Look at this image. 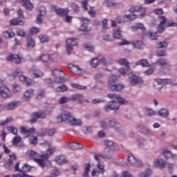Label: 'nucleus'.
<instances>
[{
  "instance_id": "7c9ffc66",
  "label": "nucleus",
  "mask_w": 177,
  "mask_h": 177,
  "mask_svg": "<svg viewBox=\"0 0 177 177\" xmlns=\"http://www.w3.org/2000/svg\"><path fill=\"white\" fill-rule=\"evenodd\" d=\"M116 81H117V76H115L114 75H111L109 77L108 85H109V87L110 88V89H111V88H115V87H114V86L117 84V83H115Z\"/></svg>"
},
{
  "instance_id": "f03ea898",
  "label": "nucleus",
  "mask_w": 177,
  "mask_h": 177,
  "mask_svg": "<svg viewBox=\"0 0 177 177\" xmlns=\"http://www.w3.org/2000/svg\"><path fill=\"white\" fill-rule=\"evenodd\" d=\"M48 145V149L47 150V152L46 154L41 155V158L43 159H35V162H37L39 164V167L41 168H44V167H46V162H49V156H52L55 151H56V148L49 142H46Z\"/></svg>"
},
{
  "instance_id": "c9c22d12",
  "label": "nucleus",
  "mask_w": 177,
  "mask_h": 177,
  "mask_svg": "<svg viewBox=\"0 0 177 177\" xmlns=\"http://www.w3.org/2000/svg\"><path fill=\"white\" fill-rule=\"evenodd\" d=\"M131 45H133L134 48H137V49H143L145 46L143 41L139 40L132 41Z\"/></svg>"
},
{
  "instance_id": "6ab92c4d",
  "label": "nucleus",
  "mask_w": 177,
  "mask_h": 177,
  "mask_svg": "<svg viewBox=\"0 0 177 177\" xmlns=\"http://www.w3.org/2000/svg\"><path fill=\"white\" fill-rule=\"evenodd\" d=\"M18 106H20V102L12 101L6 104L5 109L7 110V111H9L10 110H15V109H16V107H17Z\"/></svg>"
},
{
  "instance_id": "58836bf2",
  "label": "nucleus",
  "mask_w": 177,
  "mask_h": 177,
  "mask_svg": "<svg viewBox=\"0 0 177 177\" xmlns=\"http://www.w3.org/2000/svg\"><path fill=\"white\" fill-rule=\"evenodd\" d=\"M151 175H153V171L150 169H148L145 171L140 172L139 174L140 177H150Z\"/></svg>"
},
{
  "instance_id": "bf43d9fd",
  "label": "nucleus",
  "mask_w": 177,
  "mask_h": 177,
  "mask_svg": "<svg viewBox=\"0 0 177 177\" xmlns=\"http://www.w3.org/2000/svg\"><path fill=\"white\" fill-rule=\"evenodd\" d=\"M80 31H83L84 32H89L91 31V28L87 26L85 24H82L80 28H79Z\"/></svg>"
},
{
  "instance_id": "680f3d73",
  "label": "nucleus",
  "mask_w": 177,
  "mask_h": 177,
  "mask_svg": "<svg viewBox=\"0 0 177 177\" xmlns=\"http://www.w3.org/2000/svg\"><path fill=\"white\" fill-rule=\"evenodd\" d=\"M137 144L139 147H143L144 146H146V140L143 138H138L137 140Z\"/></svg>"
},
{
  "instance_id": "774afa93",
  "label": "nucleus",
  "mask_w": 177,
  "mask_h": 177,
  "mask_svg": "<svg viewBox=\"0 0 177 177\" xmlns=\"http://www.w3.org/2000/svg\"><path fill=\"white\" fill-rule=\"evenodd\" d=\"M84 133H92L93 129L91 127H84L82 129Z\"/></svg>"
},
{
  "instance_id": "0eeeda50",
  "label": "nucleus",
  "mask_w": 177,
  "mask_h": 177,
  "mask_svg": "<svg viewBox=\"0 0 177 177\" xmlns=\"http://www.w3.org/2000/svg\"><path fill=\"white\" fill-rule=\"evenodd\" d=\"M53 75L55 78V84H64V73L60 69L55 68L52 71Z\"/></svg>"
},
{
  "instance_id": "c85d7f7f",
  "label": "nucleus",
  "mask_w": 177,
  "mask_h": 177,
  "mask_svg": "<svg viewBox=\"0 0 177 177\" xmlns=\"http://www.w3.org/2000/svg\"><path fill=\"white\" fill-rule=\"evenodd\" d=\"M16 155H10V160L8 163L5 165L6 168L7 169H12V167H13V161H16Z\"/></svg>"
},
{
  "instance_id": "5fc2aeb1",
  "label": "nucleus",
  "mask_w": 177,
  "mask_h": 177,
  "mask_svg": "<svg viewBox=\"0 0 177 177\" xmlns=\"http://www.w3.org/2000/svg\"><path fill=\"white\" fill-rule=\"evenodd\" d=\"M123 19H127V20H130L131 21H132V20H135V19H138V15L135 14H130L129 15H126L123 17Z\"/></svg>"
},
{
  "instance_id": "4468645a",
  "label": "nucleus",
  "mask_w": 177,
  "mask_h": 177,
  "mask_svg": "<svg viewBox=\"0 0 177 177\" xmlns=\"http://www.w3.org/2000/svg\"><path fill=\"white\" fill-rule=\"evenodd\" d=\"M128 161L133 167H143V162L140 160H137L133 156H129Z\"/></svg>"
},
{
  "instance_id": "0e129e2a",
  "label": "nucleus",
  "mask_w": 177,
  "mask_h": 177,
  "mask_svg": "<svg viewBox=\"0 0 177 177\" xmlns=\"http://www.w3.org/2000/svg\"><path fill=\"white\" fill-rule=\"evenodd\" d=\"M39 38L42 44L48 42L49 41V37H48V36H46V35H40L39 36Z\"/></svg>"
},
{
  "instance_id": "052dcab7",
  "label": "nucleus",
  "mask_w": 177,
  "mask_h": 177,
  "mask_svg": "<svg viewBox=\"0 0 177 177\" xmlns=\"http://www.w3.org/2000/svg\"><path fill=\"white\" fill-rule=\"evenodd\" d=\"M68 88L66 85H61L56 88L55 91L57 92H66Z\"/></svg>"
},
{
  "instance_id": "13d9d810",
  "label": "nucleus",
  "mask_w": 177,
  "mask_h": 177,
  "mask_svg": "<svg viewBox=\"0 0 177 177\" xmlns=\"http://www.w3.org/2000/svg\"><path fill=\"white\" fill-rule=\"evenodd\" d=\"M117 107H115L114 106H111L110 102L108 105H105L103 108V109L106 111V113H109V111H111V110H115Z\"/></svg>"
},
{
  "instance_id": "7ed1b4c3",
  "label": "nucleus",
  "mask_w": 177,
  "mask_h": 177,
  "mask_svg": "<svg viewBox=\"0 0 177 177\" xmlns=\"http://www.w3.org/2000/svg\"><path fill=\"white\" fill-rule=\"evenodd\" d=\"M107 97L109 99H115L117 102L112 100L109 102L111 106H113V107H116V109L113 110H118L120 109V104H128V101L121 97L120 95L118 94H108Z\"/></svg>"
},
{
  "instance_id": "9d476101",
  "label": "nucleus",
  "mask_w": 177,
  "mask_h": 177,
  "mask_svg": "<svg viewBox=\"0 0 177 177\" xmlns=\"http://www.w3.org/2000/svg\"><path fill=\"white\" fill-rule=\"evenodd\" d=\"M104 145L106 146V149H104L105 156H113V153L115 150V144L114 142L105 140Z\"/></svg>"
},
{
  "instance_id": "4c0bfd02",
  "label": "nucleus",
  "mask_w": 177,
  "mask_h": 177,
  "mask_svg": "<svg viewBox=\"0 0 177 177\" xmlns=\"http://www.w3.org/2000/svg\"><path fill=\"white\" fill-rule=\"evenodd\" d=\"M158 115L163 118L168 117L169 115V112L167 111V109H161L158 111Z\"/></svg>"
},
{
  "instance_id": "c03bdc74",
  "label": "nucleus",
  "mask_w": 177,
  "mask_h": 177,
  "mask_svg": "<svg viewBox=\"0 0 177 177\" xmlns=\"http://www.w3.org/2000/svg\"><path fill=\"white\" fill-rule=\"evenodd\" d=\"M142 30V31H145L146 30V28L145 26L142 24H137L136 26H133L131 27V30L135 31L136 30Z\"/></svg>"
},
{
  "instance_id": "ddd939ff",
  "label": "nucleus",
  "mask_w": 177,
  "mask_h": 177,
  "mask_svg": "<svg viewBox=\"0 0 177 177\" xmlns=\"http://www.w3.org/2000/svg\"><path fill=\"white\" fill-rule=\"evenodd\" d=\"M128 77L129 82L132 85H139L143 82L142 78H140L139 77L136 76L135 73H129Z\"/></svg>"
},
{
  "instance_id": "f3484780",
  "label": "nucleus",
  "mask_w": 177,
  "mask_h": 177,
  "mask_svg": "<svg viewBox=\"0 0 177 177\" xmlns=\"http://www.w3.org/2000/svg\"><path fill=\"white\" fill-rule=\"evenodd\" d=\"M7 60L8 62H12L16 64H20L21 63V57L19 55H10L7 57Z\"/></svg>"
},
{
  "instance_id": "aec40b11",
  "label": "nucleus",
  "mask_w": 177,
  "mask_h": 177,
  "mask_svg": "<svg viewBox=\"0 0 177 177\" xmlns=\"http://www.w3.org/2000/svg\"><path fill=\"white\" fill-rule=\"evenodd\" d=\"M27 154L30 158H34L35 160H43L42 155L37 153L35 151L29 150L27 151Z\"/></svg>"
},
{
  "instance_id": "cd10ccee",
  "label": "nucleus",
  "mask_w": 177,
  "mask_h": 177,
  "mask_svg": "<svg viewBox=\"0 0 177 177\" xmlns=\"http://www.w3.org/2000/svg\"><path fill=\"white\" fill-rule=\"evenodd\" d=\"M20 142H21V136H15L12 140V143L13 146H16V147H23L24 145L23 143L20 144Z\"/></svg>"
},
{
  "instance_id": "bb28decb",
  "label": "nucleus",
  "mask_w": 177,
  "mask_h": 177,
  "mask_svg": "<svg viewBox=\"0 0 177 177\" xmlns=\"http://www.w3.org/2000/svg\"><path fill=\"white\" fill-rule=\"evenodd\" d=\"M71 100H77L79 103L86 102L85 97L82 94H75L71 97Z\"/></svg>"
},
{
  "instance_id": "8fccbe9b",
  "label": "nucleus",
  "mask_w": 177,
  "mask_h": 177,
  "mask_svg": "<svg viewBox=\"0 0 177 177\" xmlns=\"http://www.w3.org/2000/svg\"><path fill=\"white\" fill-rule=\"evenodd\" d=\"M71 100V97L68 98L67 97H62L59 99L58 103L59 104H64L65 103H68Z\"/></svg>"
},
{
  "instance_id": "f257e3e1",
  "label": "nucleus",
  "mask_w": 177,
  "mask_h": 177,
  "mask_svg": "<svg viewBox=\"0 0 177 177\" xmlns=\"http://www.w3.org/2000/svg\"><path fill=\"white\" fill-rule=\"evenodd\" d=\"M57 122H66L72 127H80L82 125V121L73 116V113L68 111H64L57 118Z\"/></svg>"
},
{
  "instance_id": "6e6552de",
  "label": "nucleus",
  "mask_w": 177,
  "mask_h": 177,
  "mask_svg": "<svg viewBox=\"0 0 177 177\" xmlns=\"http://www.w3.org/2000/svg\"><path fill=\"white\" fill-rule=\"evenodd\" d=\"M18 18L12 19L10 21V24L11 26H24V15H23V10L21 9H19L17 10Z\"/></svg>"
},
{
  "instance_id": "5701e85b",
  "label": "nucleus",
  "mask_w": 177,
  "mask_h": 177,
  "mask_svg": "<svg viewBox=\"0 0 177 177\" xmlns=\"http://www.w3.org/2000/svg\"><path fill=\"white\" fill-rule=\"evenodd\" d=\"M65 147L66 149H71V150H81L82 149V145L77 142L66 144Z\"/></svg>"
},
{
  "instance_id": "9b49d317",
  "label": "nucleus",
  "mask_w": 177,
  "mask_h": 177,
  "mask_svg": "<svg viewBox=\"0 0 177 177\" xmlns=\"http://www.w3.org/2000/svg\"><path fill=\"white\" fill-rule=\"evenodd\" d=\"M68 69L73 74H76V75H82L85 74V70L78 67L77 65H74L73 64H69L68 65Z\"/></svg>"
},
{
  "instance_id": "2f4dec72",
  "label": "nucleus",
  "mask_w": 177,
  "mask_h": 177,
  "mask_svg": "<svg viewBox=\"0 0 177 177\" xmlns=\"http://www.w3.org/2000/svg\"><path fill=\"white\" fill-rule=\"evenodd\" d=\"M55 12L58 15V16L64 17L67 16L68 14V8L62 9V8H57L55 10Z\"/></svg>"
},
{
  "instance_id": "393cba45",
  "label": "nucleus",
  "mask_w": 177,
  "mask_h": 177,
  "mask_svg": "<svg viewBox=\"0 0 177 177\" xmlns=\"http://www.w3.org/2000/svg\"><path fill=\"white\" fill-rule=\"evenodd\" d=\"M55 161L57 164H59V165H63V164H67L68 162V160H67L63 155L56 156L55 158Z\"/></svg>"
},
{
  "instance_id": "e433bc0d",
  "label": "nucleus",
  "mask_w": 177,
  "mask_h": 177,
  "mask_svg": "<svg viewBox=\"0 0 177 177\" xmlns=\"http://www.w3.org/2000/svg\"><path fill=\"white\" fill-rule=\"evenodd\" d=\"M99 64H100V59L97 57H94L90 61L91 67H93V68L97 67Z\"/></svg>"
},
{
  "instance_id": "09e8293b",
  "label": "nucleus",
  "mask_w": 177,
  "mask_h": 177,
  "mask_svg": "<svg viewBox=\"0 0 177 177\" xmlns=\"http://www.w3.org/2000/svg\"><path fill=\"white\" fill-rule=\"evenodd\" d=\"M155 81L158 85H167L169 82L168 79H156Z\"/></svg>"
},
{
  "instance_id": "72a5a7b5",
  "label": "nucleus",
  "mask_w": 177,
  "mask_h": 177,
  "mask_svg": "<svg viewBox=\"0 0 177 177\" xmlns=\"http://www.w3.org/2000/svg\"><path fill=\"white\" fill-rule=\"evenodd\" d=\"M118 63L121 66H125L127 68H131V66L129 65V62H128V59L125 58H120L119 59H118Z\"/></svg>"
},
{
  "instance_id": "69168bd1",
  "label": "nucleus",
  "mask_w": 177,
  "mask_h": 177,
  "mask_svg": "<svg viewBox=\"0 0 177 177\" xmlns=\"http://www.w3.org/2000/svg\"><path fill=\"white\" fill-rule=\"evenodd\" d=\"M30 169H31V166L28 165H24L23 167L20 169V172L26 174V172H29Z\"/></svg>"
},
{
  "instance_id": "473e14b6",
  "label": "nucleus",
  "mask_w": 177,
  "mask_h": 177,
  "mask_svg": "<svg viewBox=\"0 0 177 177\" xmlns=\"http://www.w3.org/2000/svg\"><path fill=\"white\" fill-rule=\"evenodd\" d=\"M3 38H6L8 39H10L15 37V32L10 29L6 30L3 32Z\"/></svg>"
},
{
  "instance_id": "de8ad7c7",
  "label": "nucleus",
  "mask_w": 177,
  "mask_h": 177,
  "mask_svg": "<svg viewBox=\"0 0 177 177\" xmlns=\"http://www.w3.org/2000/svg\"><path fill=\"white\" fill-rule=\"evenodd\" d=\"M167 46H168V42L165 41H160L156 45L157 49H162L163 48H167Z\"/></svg>"
},
{
  "instance_id": "a19ab883",
  "label": "nucleus",
  "mask_w": 177,
  "mask_h": 177,
  "mask_svg": "<svg viewBox=\"0 0 177 177\" xmlns=\"http://www.w3.org/2000/svg\"><path fill=\"white\" fill-rule=\"evenodd\" d=\"M144 113L145 115H147V117H151L153 115H156V112L153 111V109L149 108H145Z\"/></svg>"
},
{
  "instance_id": "4be33fe9",
  "label": "nucleus",
  "mask_w": 177,
  "mask_h": 177,
  "mask_svg": "<svg viewBox=\"0 0 177 177\" xmlns=\"http://www.w3.org/2000/svg\"><path fill=\"white\" fill-rule=\"evenodd\" d=\"M19 131L21 133H26V136L28 137L34 134V133L35 132V129L32 128L28 129L26 127H21L19 128Z\"/></svg>"
},
{
  "instance_id": "79ce46f5",
  "label": "nucleus",
  "mask_w": 177,
  "mask_h": 177,
  "mask_svg": "<svg viewBox=\"0 0 177 177\" xmlns=\"http://www.w3.org/2000/svg\"><path fill=\"white\" fill-rule=\"evenodd\" d=\"M136 66H142V67H149L150 64L146 59H141L136 63Z\"/></svg>"
},
{
  "instance_id": "e2e57ef3",
  "label": "nucleus",
  "mask_w": 177,
  "mask_h": 177,
  "mask_svg": "<svg viewBox=\"0 0 177 177\" xmlns=\"http://www.w3.org/2000/svg\"><path fill=\"white\" fill-rule=\"evenodd\" d=\"M142 6H133L129 8V12L131 13L139 12Z\"/></svg>"
},
{
  "instance_id": "20e7f679",
  "label": "nucleus",
  "mask_w": 177,
  "mask_h": 177,
  "mask_svg": "<svg viewBox=\"0 0 177 177\" xmlns=\"http://www.w3.org/2000/svg\"><path fill=\"white\" fill-rule=\"evenodd\" d=\"M12 78H17L19 77V81L26 85V86H30L32 84V80L23 75V70L17 68L15 72L12 73Z\"/></svg>"
},
{
  "instance_id": "a878e982",
  "label": "nucleus",
  "mask_w": 177,
  "mask_h": 177,
  "mask_svg": "<svg viewBox=\"0 0 177 177\" xmlns=\"http://www.w3.org/2000/svg\"><path fill=\"white\" fill-rule=\"evenodd\" d=\"M118 126V122L115 120H111L108 122V128H112V129H115V131H120Z\"/></svg>"
},
{
  "instance_id": "a18cd8bd",
  "label": "nucleus",
  "mask_w": 177,
  "mask_h": 177,
  "mask_svg": "<svg viewBox=\"0 0 177 177\" xmlns=\"http://www.w3.org/2000/svg\"><path fill=\"white\" fill-rule=\"evenodd\" d=\"M35 46V41L32 38H29L27 40V47L28 49H32Z\"/></svg>"
},
{
  "instance_id": "864d4df0",
  "label": "nucleus",
  "mask_w": 177,
  "mask_h": 177,
  "mask_svg": "<svg viewBox=\"0 0 177 177\" xmlns=\"http://www.w3.org/2000/svg\"><path fill=\"white\" fill-rule=\"evenodd\" d=\"M71 87L72 88H75V89H80L81 91H85L86 89V86H81L78 84H71Z\"/></svg>"
},
{
  "instance_id": "dca6fc26",
  "label": "nucleus",
  "mask_w": 177,
  "mask_h": 177,
  "mask_svg": "<svg viewBox=\"0 0 177 177\" xmlns=\"http://www.w3.org/2000/svg\"><path fill=\"white\" fill-rule=\"evenodd\" d=\"M33 96H34V90H32V88H29L22 95V99L24 102H30V100H31V97H32Z\"/></svg>"
},
{
  "instance_id": "412c9836",
  "label": "nucleus",
  "mask_w": 177,
  "mask_h": 177,
  "mask_svg": "<svg viewBox=\"0 0 177 177\" xmlns=\"http://www.w3.org/2000/svg\"><path fill=\"white\" fill-rule=\"evenodd\" d=\"M153 165L154 167H156V168H160V169H162V168L165 167L167 163L165 162V161H164V159L157 158L154 160Z\"/></svg>"
},
{
  "instance_id": "a211bd4d",
  "label": "nucleus",
  "mask_w": 177,
  "mask_h": 177,
  "mask_svg": "<svg viewBox=\"0 0 177 177\" xmlns=\"http://www.w3.org/2000/svg\"><path fill=\"white\" fill-rule=\"evenodd\" d=\"M159 20L160 23L158 27V30L159 32H163L165 30V23H167V18L165 16H160Z\"/></svg>"
},
{
  "instance_id": "423d86ee",
  "label": "nucleus",
  "mask_w": 177,
  "mask_h": 177,
  "mask_svg": "<svg viewBox=\"0 0 177 177\" xmlns=\"http://www.w3.org/2000/svg\"><path fill=\"white\" fill-rule=\"evenodd\" d=\"M28 73L33 78H43L45 75V72L44 70L39 67L32 66L28 70Z\"/></svg>"
},
{
  "instance_id": "37998d69",
  "label": "nucleus",
  "mask_w": 177,
  "mask_h": 177,
  "mask_svg": "<svg viewBox=\"0 0 177 177\" xmlns=\"http://www.w3.org/2000/svg\"><path fill=\"white\" fill-rule=\"evenodd\" d=\"M21 91H22L21 86H20L17 84H12L13 93H19L21 92Z\"/></svg>"
},
{
  "instance_id": "b1692460",
  "label": "nucleus",
  "mask_w": 177,
  "mask_h": 177,
  "mask_svg": "<svg viewBox=\"0 0 177 177\" xmlns=\"http://www.w3.org/2000/svg\"><path fill=\"white\" fill-rule=\"evenodd\" d=\"M46 117V115L44 113H33L32 114V120H31V122H36L37 120H38V118H45Z\"/></svg>"
},
{
  "instance_id": "2eb2a0df",
  "label": "nucleus",
  "mask_w": 177,
  "mask_h": 177,
  "mask_svg": "<svg viewBox=\"0 0 177 177\" xmlns=\"http://www.w3.org/2000/svg\"><path fill=\"white\" fill-rule=\"evenodd\" d=\"M46 15V8L42 6L39 9V15L37 17L36 23L37 24H42V17Z\"/></svg>"
},
{
  "instance_id": "ea45409f",
  "label": "nucleus",
  "mask_w": 177,
  "mask_h": 177,
  "mask_svg": "<svg viewBox=\"0 0 177 177\" xmlns=\"http://www.w3.org/2000/svg\"><path fill=\"white\" fill-rule=\"evenodd\" d=\"M23 6L26 10H32L34 9V4L30 1H26L24 3Z\"/></svg>"
},
{
  "instance_id": "3c124183",
  "label": "nucleus",
  "mask_w": 177,
  "mask_h": 177,
  "mask_svg": "<svg viewBox=\"0 0 177 177\" xmlns=\"http://www.w3.org/2000/svg\"><path fill=\"white\" fill-rule=\"evenodd\" d=\"M156 64H159V66H168V62H167V60H165V59L164 58H160L156 60Z\"/></svg>"
},
{
  "instance_id": "603ef678",
  "label": "nucleus",
  "mask_w": 177,
  "mask_h": 177,
  "mask_svg": "<svg viewBox=\"0 0 177 177\" xmlns=\"http://www.w3.org/2000/svg\"><path fill=\"white\" fill-rule=\"evenodd\" d=\"M114 88H111L112 91H117L118 92L120 91H122L124 89V85L116 83L114 86Z\"/></svg>"
},
{
  "instance_id": "338daca9",
  "label": "nucleus",
  "mask_w": 177,
  "mask_h": 177,
  "mask_svg": "<svg viewBox=\"0 0 177 177\" xmlns=\"http://www.w3.org/2000/svg\"><path fill=\"white\" fill-rule=\"evenodd\" d=\"M8 131L13 135H17V129L13 126H10L7 127Z\"/></svg>"
},
{
  "instance_id": "4d7b16f0",
  "label": "nucleus",
  "mask_w": 177,
  "mask_h": 177,
  "mask_svg": "<svg viewBox=\"0 0 177 177\" xmlns=\"http://www.w3.org/2000/svg\"><path fill=\"white\" fill-rule=\"evenodd\" d=\"M113 37L116 39H121V38H122V35H121V30L120 29L115 30V32H113Z\"/></svg>"
},
{
  "instance_id": "6e6d98bb",
  "label": "nucleus",
  "mask_w": 177,
  "mask_h": 177,
  "mask_svg": "<svg viewBox=\"0 0 177 177\" xmlns=\"http://www.w3.org/2000/svg\"><path fill=\"white\" fill-rule=\"evenodd\" d=\"M129 70L130 68H121L118 70V71L122 77H125L127 75V73H128Z\"/></svg>"
},
{
  "instance_id": "49530a36",
  "label": "nucleus",
  "mask_w": 177,
  "mask_h": 177,
  "mask_svg": "<svg viewBox=\"0 0 177 177\" xmlns=\"http://www.w3.org/2000/svg\"><path fill=\"white\" fill-rule=\"evenodd\" d=\"M90 171H91V164L87 163L84 166V172L83 174V177H88V175H89Z\"/></svg>"
},
{
  "instance_id": "c756f323",
  "label": "nucleus",
  "mask_w": 177,
  "mask_h": 177,
  "mask_svg": "<svg viewBox=\"0 0 177 177\" xmlns=\"http://www.w3.org/2000/svg\"><path fill=\"white\" fill-rule=\"evenodd\" d=\"M162 154L163 156L165 157V158H169V157H171V158H176V155L173 154L172 152H171V151L168 149H163Z\"/></svg>"
},
{
  "instance_id": "1a4fd4ad",
  "label": "nucleus",
  "mask_w": 177,
  "mask_h": 177,
  "mask_svg": "<svg viewBox=\"0 0 177 177\" xmlns=\"http://www.w3.org/2000/svg\"><path fill=\"white\" fill-rule=\"evenodd\" d=\"M78 45V39L75 38H69L66 39V49L67 55H71L74 46Z\"/></svg>"
},
{
  "instance_id": "f704fd0d",
  "label": "nucleus",
  "mask_w": 177,
  "mask_h": 177,
  "mask_svg": "<svg viewBox=\"0 0 177 177\" xmlns=\"http://www.w3.org/2000/svg\"><path fill=\"white\" fill-rule=\"evenodd\" d=\"M36 60L37 62H39V60H42L44 62V63H48V62H49V60H50V55H48V54H44L42 55L39 56Z\"/></svg>"
},
{
  "instance_id": "39448f33",
  "label": "nucleus",
  "mask_w": 177,
  "mask_h": 177,
  "mask_svg": "<svg viewBox=\"0 0 177 177\" xmlns=\"http://www.w3.org/2000/svg\"><path fill=\"white\" fill-rule=\"evenodd\" d=\"M94 158L97 161V168L99 169H94L91 173L92 176H99L100 174H104L106 172V170L104 169V162L102 160L103 158L99 155H94Z\"/></svg>"
},
{
  "instance_id": "f8f14e48",
  "label": "nucleus",
  "mask_w": 177,
  "mask_h": 177,
  "mask_svg": "<svg viewBox=\"0 0 177 177\" xmlns=\"http://www.w3.org/2000/svg\"><path fill=\"white\" fill-rule=\"evenodd\" d=\"M0 96L2 99H10L12 97V92L6 86H0Z\"/></svg>"
}]
</instances>
